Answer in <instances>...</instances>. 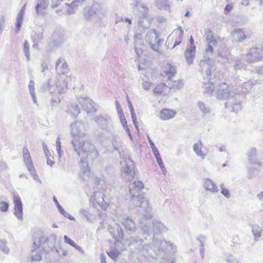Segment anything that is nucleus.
Listing matches in <instances>:
<instances>
[{
	"label": "nucleus",
	"instance_id": "1",
	"mask_svg": "<svg viewBox=\"0 0 263 263\" xmlns=\"http://www.w3.org/2000/svg\"><path fill=\"white\" fill-rule=\"evenodd\" d=\"M71 144L74 151L80 158L81 170L80 177L83 180H86L90 176V169L88 167V161H94L99 156V153L90 141L81 142L74 139L71 141Z\"/></svg>",
	"mask_w": 263,
	"mask_h": 263
},
{
	"label": "nucleus",
	"instance_id": "2",
	"mask_svg": "<svg viewBox=\"0 0 263 263\" xmlns=\"http://www.w3.org/2000/svg\"><path fill=\"white\" fill-rule=\"evenodd\" d=\"M144 185L142 181H134L128 185L130 199L133 205L141 209L139 212L146 218L151 217V209L148 206V201L145 199L141 193Z\"/></svg>",
	"mask_w": 263,
	"mask_h": 263
},
{
	"label": "nucleus",
	"instance_id": "3",
	"mask_svg": "<svg viewBox=\"0 0 263 263\" xmlns=\"http://www.w3.org/2000/svg\"><path fill=\"white\" fill-rule=\"evenodd\" d=\"M67 82H65V77H60V80L55 83L49 79L47 83L42 86L41 89L44 91H49L52 95L51 105L54 106L60 103L61 100L58 95L65 92L67 89Z\"/></svg>",
	"mask_w": 263,
	"mask_h": 263
},
{
	"label": "nucleus",
	"instance_id": "4",
	"mask_svg": "<svg viewBox=\"0 0 263 263\" xmlns=\"http://www.w3.org/2000/svg\"><path fill=\"white\" fill-rule=\"evenodd\" d=\"M145 218V223L143 221H140L139 227L143 232V235H146L149 237V240L152 239V244L157 242V238H155L156 235H158L167 231V228L161 222L159 221H154L152 224L147 221L149 218ZM152 217L150 218V219Z\"/></svg>",
	"mask_w": 263,
	"mask_h": 263
},
{
	"label": "nucleus",
	"instance_id": "5",
	"mask_svg": "<svg viewBox=\"0 0 263 263\" xmlns=\"http://www.w3.org/2000/svg\"><path fill=\"white\" fill-rule=\"evenodd\" d=\"M237 95L236 92L230 91L229 87L226 86L224 88H220L218 89L216 97L218 99H227L228 101L225 103L226 107H227L229 105H232V110L237 112L242 108L240 100L235 98V96Z\"/></svg>",
	"mask_w": 263,
	"mask_h": 263
},
{
	"label": "nucleus",
	"instance_id": "6",
	"mask_svg": "<svg viewBox=\"0 0 263 263\" xmlns=\"http://www.w3.org/2000/svg\"><path fill=\"white\" fill-rule=\"evenodd\" d=\"M34 247H42L43 250L50 252L54 250L57 243V235L51 234L49 236L41 235L39 237L33 236Z\"/></svg>",
	"mask_w": 263,
	"mask_h": 263
},
{
	"label": "nucleus",
	"instance_id": "7",
	"mask_svg": "<svg viewBox=\"0 0 263 263\" xmlns=\"http://www.w3.org/2000/svg\"><path fill=\"white\" fill-rule=\"evenodd\" d=\"M128 245L130 250L133 253H139L143 255L151 254L149 253V246L139 236H132L128 240Z\"/></svg>",
	"mask_w": 263,
	"mask_h": 263
},
{
	"label": "nucleus",
	"instance_id": "8",
	"mask_svg": "<svg viewBox=\"0 0 263 263\" xmlns=\"http://www.w3.org/2000/svg\"><path fill=\"white\" fill-rule=\"evenodd\" d=\"M93 120L101 129L110 134L114 131L111 119L108 115H97L94 117Z\"/></svg>",
	"mask_w": 263,
	"mask_h": 263
},
{
	"label": "nucleus",
	"instance_id": "9",
	"mask_svg": "<svg viewBox=\"0 0 263 263\" xmlns=\"http://www.w3.org/2000/svg\"><path fill=\"white\" fill-rule=\"evenodd\" d=\"M159 35L155 29L149 30L146 33L145 37L146 42L148 44L151 48L157 52H159V46L163 43L162 39L158 40Z\"/></svg>",
	"mask_w": 263,
	"mask_h": 263
},
{
	"label": "nucleus",
	"instance_id": "10",
	"mask_svg": "<svg viewBox=\"0 0 263 263\" xmlns=\"http://www.w3.org/2000/svg\"><path fill=\"white\" fill-rule=\"evenodd\" d=\"M70 134L73 137L72 140L76 139L82 143L89 141V140L82 141L80 138L84 137L85 135L84 123L81 121H76L74 123H72L70 125Z\"/></svg>",
	"mask_w": 263,
	"mask_h": 263
},
{
	"label": "nucleus",
	"instance_id": "11",
	"mask_svg": "<svg viewBox=\"0 0 263 263\" xmlns=\"http://www.w3.org/2000/svg\"><path fill=\"white\" fill-rule=\"evenodd\" d=\"M154 248H156L158 251H162L166 253L174 254L176 251V246L169 241L165 240H157V242L155 244H152Z\"/></svg>",
	"mask_w": 263,
	"mask_h": 263
},
{
	"label": "nucleus",
	"instance_id": "12",
	"mask_svg": "<svg viewBox=\"0 0 263 263\" xmlns=\"http://www.w3.org/2000/svg\"><path fill=\"white\" fill-rule=\"evenodd\" d=\"M212 60L210 58L206 57V55L203 56V59L201 60L199 63V71L203 74V77L206 76L208 78L211 76L212 71Z\"/></svg>",
	"mask_w": 263,
	"mask_h": 263
},
{
	"label": "nucleus",
	"instance_id": "13",
	"mask_svg": "<svg viewBox=\"0 0 263 263\" xmlns=\"http://www.w3.org/2000/svg\"><path fill=\"white\" fill-rule=\"evenodd\" d=\"M245 60L248 63L262 61L263 56L261 52V49L258 47L251 49L249 52L246 54Z\"/></svg>",
	"mask_w": 263,
	"mask_h": 263
},
{
	"label": "nucleus",
	"instance_id": "14",
	"mask_svg": "<svg viewBox=\"0 0 263 263\" xmlns=\"http://www.w3.org/2000/svg\"><path fill=\"white\" fill-rule=\"evenodd\" d=\"M64 33L63 30L61 28L55 29L51 35V40L53 42L54 46H59L64 41Z\"/></svg>",
	"mask_w": 263,
	"mask_h": 263
},
{
	"label": "nucleus",
	"instance_id": "15",
	"mask_svg": "<svg viewBox=\"0 0 263 263\" xmlns=\"http://www.w3.org/2000/svg\"><path fill=\"white\" fill-rule=\"evenodd\" d=\"M79 103L81 104L82 109L87 113H95L97 109L93 105V102L88 98H81L79 100Z\"/></svg>",
	"mask_w": 263,
	"mask_h": 263
},
{
	"label": "nucleus",
	"instance_id": "16",
	"mask_svg": "<svg viewBox=\"0 0 263 263\" xmlns=\"http://www.w3.org/2000/svg\"><path fill=\"white\" fill-rule=\"evenodd\" d=\"M122 224L129 234L135 233L137 229L135 221L130 217H128L123 219Z\"/></svg>",
	"mask_w": 263,
	"mask_h": 263
},
{
	"label": "nucleus",
	"instance_id": "17",
	"mask_svg": "<svg viewBox=\"0 0 263 263\" xmlns=\"http://www.w3.org/2000/svg\"><path fill=\"white\" fill-rule=\"evenodd\" d=\"M109 232L114 238L118 242H121L124 238L122 229L118 224H115L112 228H110Z\"/></svg>",
	"mask_w": 263,
	"mask_h": 263
},
{
	"label": "nucleus",
	"instance_id": "18",
	"mask_svg": "<svg viewBox=\"0 0 263 263\" xmlns=\"http://www.w3.org/2000/svg\"><path fill=\"white\" fill-rule=\"evenodd\" d=\"M14 215L18 220H22L23 217V205L21 199L19 196L14 197Z\"/></svg>",
	"mask_w": 263,
	"mask_h": 263
},
{
	"label": "nucleus",
	"instance_id": "19",
	"mask_svg": "<svg viewBox=\"0 0 263 263\" xmlns=\"http://www.w3.org/2000/svg\"><path fill=\"white\" fill-rule=\"evenodd\" d=\"M55 70L59 75L57 81H58L59 79L60 80V77L62 76H65V80L66 79L67 76L64 74L67 72L68 70V65L65 61L62 63L61 59H59L55 64Z\"/></svg>",
	"mask_w": 263,
	"mask_h": 263
},
{
	"label": "nucleus",
	"instance_id": "20",
	"mask_svg": "<svg viewBox=\"0 0 263 263\" xmlns=\"http://www.w3.org/2000/svg\"><path fill=\"white\" fill-rule=\"evenodd\" d=\"M248 160L251 164L260 166L261 162L260 161L259 156L257 153V149L255 148H251L248 152Z\"/></svg>",
	"mask_w": 263,
	"mask_h": 263
},
{
	"label": "nucleus",
	"instance_id": "21",
	"mask_svg": "<svg viewBox=\"0 0 263 263\" xmlns=\"http://www.w3.org/2000/svg\"><path fill=\"white\" fill-rule=\"evenodd\" d=\"M44 31V28L41 26H39L33 30L31 34V39L32 42L41 43L43 40Z\"/></svg>",
	"mask_w": 263,
	"mask_h": 263
},
{
	"label": "nucleus",
	"instance_id": "22",
	"mask_svg": "<svg viewBox=\"0 0 263 263\" xmlns=\"http://www.w3.org/2000/svg\"><path fill=\"white\" fill-rule=\"evenodd\" d=\"M94 201L102 209H106L107 203L105 201L104 195L101 192H95L93 193Z\"/></svg>",
	"mask_w": 263,
	"mask_h": 263
},
{
	"label": "nucleus",
	"instance_id": "23",
	"mask_svg": "<svg viewBox=\"0 0 263 263\" xmlns=\"http://www.w3.org/2000/svg\"><path fill=\"white\" fill-rule=\"evenodd\" d=\"M135 168L134 162L129 158H126L125 159V166H123L121 168V171L123 173L126 175H129L132 174L133 171V174H135L134 171Z\"/></svg>",
	"mask_w": 263,
	"mask_h": 263
},
{
	"label": "nucleus",
	"instance_id": "24",
	"mask_svg": "<svg viewBox=\"0 0 263 263\" xmlns=\"http://www.w3.org/2000/svg\"><path fill=\"white\" fill-rule=\"evenodd\" d=\"M177 112L173 109L168 108L162 109L159 115V118L162 120H167L173 118L176 115Z\"/></svg>",
	"mask_w": 263,
	"mask_h": 263
},
{
	"label": "nucleus",
	"instance_id": "25",
	"mask_svg": "<svg viewBox=\"0 0 263 263\" xmlns=\"http://www.w3.org/2000/svg\"><path fill=\"white\" fill-rule=\"evenodd\" d=\"M196 52V47H192L191 48H187L186 50L184 53L185 61L189 65H191L193 63L195 59V55Z\"/></svg>",
	"mask_w": 263,
	"mask_h": 263
},
{
	"label": "nucleus",
	"instance_id": "26",
	"mask_svg": "<svg viewBox=\"0 0 263 263\" xmlns=\"http://www.w3.org/2000/svg\"><path fill=\"white\" fill-rule=\"evenodd\" d=\"M203 180V186L206 191L213 193H216L218 192V187L213 181L209 178H205Z\"/></svg>",
	"mask_w": 263,
	"mask_h": 263
},
{
	"label": "nucleus",
	"instance_id": "27",
	"mask_svg": "<svg viewBox=\"0 0 263 263\" xmlns=\"http://www.w3.org/2000/svg\"><path fill=\"white\" fill-rule=\"evenodd\" d=\"M232 35L237 43H241L247 39V35L242 30L239 28L234 29L232 32Z\"/></svg>",
	"mask_w": 263,
	"mask_h": 263
},
{
	"label": "nucleus",
	"instance_id": "28",
	"mask_svg": "<svg viewBox=\"0 0 263 263\" xmlns=\"http://www.w3.org/2000/svg\"><path fill=\"white\" fill-rule=\"evenodd\" d=\"M24 161L27 168H29L33 166L31 158L29 151L26 147H24L23 149Z\"/></svg>",
	"mask_w": 263,
	"mask_h": 263
},
{
	"label": "nucleus",
	"instance_id": "29",
	"mask_svg": "<svg viewBox=\"0 0 263 263\" xmlns=\"http://www.w3.org/2000/svg\"><path fill=\"white\" fill-rule=\"evenodd\" d=\"M53 201L56 204L57 208L59 211V212L63 215L64 217L67 218L68 219L70 220H75L74 218L70 215L68 213L66 212L64 208L59 204L57 199L55 196L53 197Z\"/></svg>",
	"mask_w": 263,
	"mask_h": 263
},
{
	"label": "nucleus",
	"instance_id": "30",
	"mask_svg": "<svg viewBox=\"0 0 263 263\" xmlns=\"http://www.w3.org/2000/svg\"><path fill=\"white\" fill-rule=\"evenodd\" d=\"M68 113H69L72 117L76 118L80 112V109L78 105L76 103H71L68 105Z\"/></svg>",
	"mask_w": 263,
	"mask_h": 263
},
{
	"label": "nucleus",
	"instance_id": "31",
	"mask_svg": "<svg viewBox=\"0 0 263 263\" xmlns=\"http://www.w3.org/2000/svg\"><path fill=\"white\" fill-rule=\"evenodd\" d=\"M252 88V84H250V82H244L240 86V90H239V88H238V92L236 93L238 94L237 96H235V98L237 99V98L239 97V95L241 94H246Z\"/></svg>",
	"mask_w": 263,
	"mask_h": 263
},
{
	"label": "nucleus",
	"instance_id": "32",
	"mask_svg": "<svg viewBox=\"0 0 263 263\" xmlns=\"http://www.w3.org/2000/svg\"><path fill=\"white\" fill-rule=\"evenodd\" d=\"M196 240L199 242L200 254L201 258L203 259L204 257V243L206 240V237L203 235H200L196 238Z\"/></svg>",
	"mask_w": 263,
	"mask_h": 263
},
{
	"label": "nucleus",
	"instance_id": "33",
	"mask_svg": "<svg viewBox=\"0 0 263 263\" xmlns=\"http://www.w3.org/2000/svg\"><path fill=\"white\" fill-rule=\"evenodd\" d=\"M40 247H34L33 244L32 249L31 250V258L34 261H40L42 259L41 251L39 250Z\"/></svg>",
	"mask_w": 263,
	"mask_h": 263
},
{
	"label": "nucleus",
	"instance_id": "34",
	"mask_svg": "<svg viewBox=\"0 0 263 263\" xmlns=\"http://www.w3.org/2000/svg\"><path fill=\"white\" fill-rule=\"evenodd\" d=\"M203 89V93L208 95H211L214 90V85L213 82L208 81V82H204L202 86Z\"/></svg>",
	"mask_w": 263,
	"mask_h": 263
},
{
	"label": "nucleus",
	"instance_id": "35",
	"mask_svg": "<svg viewBox=\"0 0 263 263\" xmlns=\"http://www.w3.org/2000/svg\"><path fill=\"white\" fill-rule=\"evenodd\" d=\"M202 146V143L201 141H199L197 143H195L193 145V149L196 154L198 156L201 157L202 159L205 157V155L201 151V147Z\"/></svg>",
	"mask_w": 263,
	"mask_h": 263
},
{
	"label": "nucleus",
	"instance_id": "36",
	"mask_svg": "<svg viewBox=\"0 0 263 263\" xmlns=\"http://www.w3.org/2000/svg\"><path fill=\"white\" fill-rule=\"evenodd\" d=\"M134 37L136 39L134 46L135 51L137 53V55H139L142 52V49L143 47H144V45L143 44L142 41L140 39H137V35H135Z\"/></svg>",
	"mask_w": 263,
	"mask_h": 263
},
{
	"label": "nucleus",
	"instance_id": "37",
	"mask_svg": "<svg viewBox=\"0 0 263 263\" xmlns=\"http://www.w3.org/2000/svg\"><path fill=\"white\" fill-rule=\"evenodd\" d=\"M81 216L84 217L86 220L89 222H92L93 215L89 212L88 209H82L79 211Z\"/></svg>",
	"mask_w": 263,
	"mask_h": 263
},
{
	"label": "nucleus",
	"instance_id": "38",
	"mask_svg": "<svg viewBox=\"0 0 263 263\" xmlns=\"http://www.w3.org/2000/svg\"><path fill=\"white\" fill-rule=\"evenodd\" d=\"M197 106L200 111L204 114H209L211 113V108L208 105L203 102L200 101L197 103Z\"/></svg>",
	"mask_w": 263,
	"mask_h": 263
},
{
	"label": "nucleus",
	"instance_id": "39",
	"mask_svg": "<svg viewBox=\"0 0 263 263\" xmlns=\"http://www.w3.org/2000/svg\"><path fill=\"white\" fill-rule=\"evenodd\" d=\"M165 73L167 76H168V80L170 81H172L171 79V77H173L175 75L176 72V68L172 66L171 64H167L165 67V70L164 71Z\"/></svg>",
	"mask_w": 263,
	"mask_h": 263
},
{
	"label": "nucleus",
	"instance_id": "40",
	"mask_svg": "<svg viewBox=\"0 0 263 263\" xmlns=\"http://www.w3.org/2000/svg\"><path fill=\"white\" fill-rule=\"evenodd\" d=\"M96 12L95 9L91 7H87L84 10V14L85 18L87 20H90L91 17L96 14Z\"/></svg>",
	"mask_w": 263,
	"mask_h": 263
},
{
	"label": "nucleus",
	"instance_id": "41",
	"mask_svg": "<svg viewBox=\"0 0 263 263\" xmlns=\"http://www.w3.org/2000/svg\"><path fill=\"white\" fill-rule=\"evenodd\" d=\"M217 43V41L215 40H210L209 41V45L206 48L205 52L204 55H206V57L210 58L213 52V47L212 45H215Z\"/></svg>",
	"mask_w": 263,
	"mask_h": 263
},
{
	"label": "nucleus",
	"instance_id": "42",
	"mask_svg": "<svg viewBox=\"0 0 263 263\" xmlns=\"http://www.w3.org/2000/svg\"><path fill=\"white\" fill-rule=\"evenodd\" d=\"M261 229L258 225H255L252 227V232L254 237V240L257 241L261 236Z\"/></svg>",
	"mask_w": 263,
	"mask_h": 263
},
{
	"label": "nucleus",
	"instance_id": "43",
	"mask_svg": "<svg viewBox=\"0 0 263 263\" xmlns=\"http://www.w3.org/2000/svg\"><path fill=\"white\" fill-rule=\"evenodd\" d=\"M47 4L46 0H37V4L35 7V9L37 14H40V10H43L47 8Z\"/></svg>",
	"mask_w": 263,
	"mask_h": 263
},
{
	"label": "nucleus",
	"instance_id": "44",
	"mask_svg": "<svg viewBox=\"0 0 263 263\" xmlns=\"http://www.w3.org/2000/svg\"><path fill=\"white\" fill-rule=\"evenodd\" d=\"M28 89L29 93L32 98L33 102L34 103H36L37 100L35 96V93L34 91V82L33 80H30L28 85Z\"/></svg>",
	"mask_w": 263,
	"mask_h": 263
},
{
	"label": "nucleus",
	"instance_id": "45",
	"mask_svg": "<svg viewBox=\"0 0 263 263\" xmlns=\"http://www.w3.org/2000/svg\"><path fill=\"white\" fill-rule=\"evenodd\" d=\"M23 17L24 15L19 13L17 15L15 29V32L17 33H18L21 30L23 21Z\"/></svg>",
	"mask_w": 263,
	"mask_h": 263
},
{
	"label": "nucleus",
	"instance_id": "46",
	"mask_svg": "<svg viewBox=\"0 0 263 263\" xmlns=\"http://www.w3.org/2000/svg\"><path fill=\"white\" fill-rule=\"evenodd\" d=\"M30 45L27 41H25L24 43L23 51L26 57L27 61H30Z\"/></svg>",
	"mask_w": 263,
	"mask_h": 263
},
{
	"label": "nucleus",
	"instance_id": "47",
	"mask_svg": "<svg viewBox=\"0 0 263 263\" xmlns=\"http://www.w3.org/2000/svg\"><path fill=\"white\" fill-rule=\"evenodd\" d=\"M29 173H30L31 175L32 176L33 179L36 181V182H39L40 183H41L42 182L41 180L40 179L36 171L34 168V166L30 167L29 168H27Z\"/></svg>",
	"mask_w": 263,
	"mask_h": 263
},
{
	"label": "nucleus",
	"instance_id": "48",
	"mask_svg": "<svg viewBox=\"0 0 263 263\" xmlns=\"http://www.w3.org/2000/svg\"><path fill=\"white\" fill-rule=\"evenodd\" d=\"M108 255L113 260H116L120 252L116 249H111L107 252Z\"/></svg>",
	"mask_w": 263,
	"mask_h": 263
},
{
	"label": "nucleus",
	"instance_id": "49",
	"mask_svg": "<svg viewBox=\"0 0 263 263\" xmlns=\"http://www.w3.org/2000/svg\"><path fill=\"white\" fill-rule=\"evenodd\" d=\"M257 171L258 170H257L255 168L253 167H249L248 168L247 172L248 178L249 179H251L254 178Z\"/></svg>",
	"mask_w": 263,
	"mask_h": 263
},
{
	"label": "nucleus",
	"instance_id": "50",
	"mask_svg": "<svg viewBox=\"0 0 263 263\" xmlns=\"http://www.w3.org/2000/svg\"><path fill=\"white\" fill-rule=\"evenodd\" d=\"M164 86V83H161L158 84L153 89L154 93L156 95H161L163 91V88Z\"/></svg>",
	"mask_w": 263,
	"mask_h": 263
},
{
	"label": "nucleus",
	"instance_id": "51",
	"mask_svg": "<svg viewBox=\"0 0 263 263\" xmlns=\"http://www.w3.org/2000/svg\"><path fill=\"white\" fill-rule=\"evenodd\" d=\"M134 5H135L136 7H137L138 9H140V8H142L143 9V15L145 16V15L147 14L148 11V9L146 7V6L144 4L139 3L138 1H136Z\"/></svg>",
	"mask_w": 263,
	"mask_h": 263
},
{
	"label": "nucleus",
	"instance_id": "52",
	"mask_svg": "<svg viewBox=\"0 0 263 263\" xmlns=\"http://www.w3.org/2000/svg\"><path fill=\"white\" fill-rule=\"evenodd\" d=\"M183 83L182 80H178V81H173V84L171 85V88L179 89L183 87Z\"/></svg>",
	"mask_w": 263,
	"mask_h": 263
},
{
	"label": "nucleus",
	"instance_id": "53",
	"mask_svg": "<svg viewBox=\"0 0 263 263\" xmlns=\"http://www.w3.org/2000/svg\"><path fill=\"white\" fill-rule=\"evenodd\" d=\"M6 243V240H0V250L6 254H8L9 252V249L7 247Z\"/></svg>",
	"mask_w": 263,
	"mask_h": 263
},
{
	"label": "nucleus",
	"instance_id": "54",
	"mask_svg": "<svg viewBox=\"0 0 263 263\" xmlns=\"http://www.w3.org/2000/svg\"><path fill=\"white\" fill-rule=\"evenodd\" d=\"M139 27L144 30L149 28L150 23L147 20H140L138 22Z\"/></svg>",
	"mask_w": 263,
	"mask_h": 263
},
{
	"label": "nucleus",
	"instance_id": "55",
	"mask_svg": "<svg viewBox=\"0 0 263 263\" xmlns=\"http://www.w3.org/2000/svg\"><path fill=\"white\" fill-rule=\"evenodd\" d=\"M112 146L115 150L119 151L123 146V143L120 140L118 141L117 139H114Z\"/></svg>",
	"mask_w": 263,
	"mask_h": 263
},
{
	"label": "nucleus",
	"instance_id": "56",
	"mask_svg": "<svg viewBox=\"0 0 263 263\" xmlns=\"http://www.w3.org/2000/svg\"><path fill=\"white\" fill-rule=\"evenodd\" d=\"M9 206L8 202L6 201L0 202V211L6 212L8 211Z\"/></svg>",
	"mask_w": 263,
	"mask_h": 263
},
{
	"label": "nucleus",
	"instance_id": "57",
	"mask_svg": "<svg viewBox=\"0 0 263 263\" xmlns=\"http://www.w3.org/2000/svg\"><path fill=\"white\" fill-rule=\"evenodd\" d=\"M227 261L228 263H239V259L234 255H230L228 257Z\"/></svg>",
	"mask_w": 263,
	"mask_h": 263
},
{
	"label": "nucleus",
	"instance_id": "58",
	"mask_svg": "<svg viewBox=\"0 0 263 263\" xmlns=\"http://www.w3.org/2000/svg\"><path fill=\"white\" fill-rule=\"evenodd\" d=\"M56 147H57V152L58 154V156L61 157V146L60 142V139L59 137H58L56 140Z\"/></svg>",
	"mask_w": 263,
	"mask_h": 263
},
{
	"label": "nucleus",
	"instance_id": "59",
	"mask_svg": "<svg viewBox=\"0 0 263 263\" xmlns=\"http://www.w3.org/2000/svg\"><path fill=\"white\" fill-rule=\"evenodd\" d=\"M157 161V162H158V164H159V166H160V168H161L163 174L164 175H165L166 172H167V171H166V168H165V166H164V165L163 164V163L162 162V159H158V161Z\"/></svg>",
	"mask_w": 263,
	"mask_h": 263
},
{
	"label": "nucleus",
	"instance_id": "60",
	"mask_svg": "<svg viewBox=\"0 0 263 263\" xmlns=\"http://www.w3.org/2000/svg\"><path fill=\"white\" fill-rule=\"evenodd\" d=\"M183 33V31L181 29L180 30V34L179 35L178 39H176L174 44L173 45V48H175L176 46L180 45L181 43V37L182 36V34Z\"/></svg>",
	"mask_w": 263,
	"mask_h": 263
},
{
	"label": "nucleus",
	"instance_id": "61",
	"mask_svg": "<svg viewBox=\"0 0 263 263\" xmlns=\"http://www.w3.org/2000/svg\"><path fill=\"white\" fill-rule=\"evenodd\" d=\"M115 105H116V109H117V110L118 112V116L124 114L122 108L119 102L118 101H116Z\"/></svg>",
	"mask_w": 263,
	"mask_h": 263
},
{
	"label": "nucleus",
	"instance_id": "62",
	"mask_svg": "<svg viewBox=\"0 0 263 263\" xmlns=\"http://www.w3.org/2000/svg\"><path fill=\"white\" fill-rule=\"evenodd\" d=\"M130 115H131V117H132L133 123H134L136 129L138 131L139 128H138V122L137 121L136 115L135 112L132 113V114H130Z\"/></svg>",
	"mask_w": 263,
	"mask_h": 263
},
{
	"label": "nucleus",
	"instance_id": "63",
	"mask_svg": "<svg viewBox=\"0 0 263 263\" xmlns=\"http://www.w3.org/2000/svg\"><path fill=\"white\" fill-rule=\"evenodd\" d=\"M221 194L227 198H229L231 196L230 192L227 188H222V190L221 191Z\"/></svg>",
	"mask_w": 263,
	"mask_h": 263
},
{
	"label": "nucleus",
	"instance_id": "64",
	"mask_svg": "<svg viewBox=\"0 0 263 263\" xmlns=\"http://www.w3.org/2000/svg\"><path fill=\"white\" fill-rule=\"evenodd\" d=\"M64 241L71 246H74L76 243L66 235L64 236Z\"/></svg>",
	"mask_w": 263,
	"mask_h": 263
}]
</instances>
